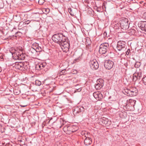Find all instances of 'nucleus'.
<instances>
[{
  "label": "nucleus",
  "mask_w": 146,
  "mask_h": 146,
  "mask_svg": "<svg viewBox=\"0 0 146 146\" xmlns=\"http://www.w3.org/2000/svg\"><path fill=\"white\" fill-rule=\"evenodd\" d=\"M13 59L15 60H23L24 59L25 54L23 52L22 47H19L15 48H11L9 50Z\"/></svg>",
  "instance_id": "nucleus-1"
},
{
  "label": "nucleus",
  "mask_w": 146,
  "mask_h": 146,
  "mask_svg": "<svg viewBox=\"0 0 146 146\" xmlns=\"http://www.w3.org/2000/svg\"><path fill=\"white\" fill-rule=\"evenodd\" d=\"M66 38L65 36L62 33H58L54 34L52 36V39L55 42L59 44Z\"/></svg>",
  "instance_id": "nucleus-2"
},
{
  "label": "nucleus",
  "mask_w": 146,
  "mask_h": 146,
  "mask_svg": "<svg viewBox=\"0 0 146 146\" xmlns=\"http://www.w3.org/2000/svg\"><path fill=\"white\" fill-rule=\"evenodd\" d=\"M60 123H62V125L59 127L60 128H61L62 127L64 126L63 130L67 134H70L72 133V125H69L65 124L66 122L62 119H60Z\"/></svg>",
  "instance_id": "nucleus-3"
},
{
  "label": "nucleus",
  "mask_w": 146,
  "mask_h": 146,
  "mask_svg": "<svg viewBox=\"0 0 146 146\" xmlns=\"http://www.w3.org/2000/svg\"><path fill=\"white\" fill-rule=\"evenodd\" d=\"M138 92L137 88L135 87H132L129 89H125L123 93L128 96H133L137 95Z\"/></svg>",
  "instance_id": "nucleus-4"
},
{
  "label": "nucleus",
  "mask_w": 146,
  "mask_h": 146,
  "mask_svg": "<svg viewBox=\"0 0 146 146\" xmlns=\"http://www.w3.org/2000/svg\"><path fill=\"white\" fill-rule=\"evenodd\" d=\"M120 26L122 31H126L129 28L128 20L127 19L123 18L119 21Z\"/></svg>",
  "instance_id": "nucleus-5"
},
{
  "label": "nucleus",
  "mask_w": 146,
  "mask_h": 146,
  "mask_svg": "<svg viewBox=\"0 0 146 146\" xmlns=\"http://www.w3.org/2000/svg\"><path fill=\"white\" fill-rule=\"evenodd\" d=\"M110 50L109 44L108 43H104L101 44L100 46L99 52L100 54H105Z\"/></svg>",
  "instance_id": "nucleus-6"
},
{
  "label": "nucleus",
  "mask_w": 146,
  "mask_h": 146,
  "mask_svg": "<svg viewBox=\"0 0 146 146\" xmlns=\"http://www.w3.org/2000/svg\"><path fill=\"white\" fill-rule=\"evenodd\" d=\"M66 38L59 44L64 52L68 51L70 48V43L66 41Z\"/></svg>",
  "instance_id": "nucleus-7"
},
{
  "label": "nucleus",
  "mask_w": 146,
  "mask_h": 146,
  "mask_svg": "<svg viewBox=\"0 0 146 146\" xmlns=\"http://www.w3.org/2000/svg\"><path fill=\"white\" fill-rule=\"evenodd\" d=\"M126 46V43L124 41L119 40L117 42V48L118 51H120L125 49Z\"/></svg>",
  "instance_id": "nucleus-8"
},
{
  "label": "nucleus",
  "mask_w": 146,
  "mask_h": 146,
  "mask_svg": "<svg viewBox=\"0 0 146 146\" xmlns=\"http://www.w3.org/2000/svg\"><path fill=\"white\" fill-rule=\"evenodd\" d=\"M89 63L90 67L92 70H96L98 68L99 64L96 59L90 60Z\"/></svg>",
  "instance_id": "nucleus-9"
},
{
  "label": "nucleus",
  "mask_w": 146,
  "mask_h": 146,
  "mask_svg": "<svg viewBox=\"0 0 146 146\" xmlns=\"http://www.w3.org/2000/svg\"><path fill=\"white\" fill-rule=\"evenodd\" d=\"M136 102V101L135 100H129L128 102H127L125 107L128 110H133L134 108Z\"/></svg>",
  "instance_id": "nucleus-10"
},
{
  "label": "nucleus",
  "mask_w": 146,
  "mask_h": 146,
  "mask_svg": "<svg viewBox=\"0 0 146 146\" xmlns=\"http://www.w3.org/2000/svg\"><path fill=\"white\" fill-rule=\"evenodd\" d=\"M104 63L105 67L108 70H110L112 68L114 65L113 62L110 60H106Z\"/></svg>",
  "instance_id": "nucleus-11"
},
{
  "label": "nucleus",
  "mask_w": 146,
  "mask_h": 146,
  "mask_svg": "<svg viewBox=\"0 0 146 146\" xmlns=\"http://www.w3.org/2000/svg\"><path fill=\"white\" fill-rule=\"evenodd\" d=\"M104 85V80L102 79H99L97 80L96 83L95 84V87L96 90H100Z\"/></svg>",
  "instance_id": "nucleus-12"
},
{
  "label": "nucleus",
  "mask_w": 146,
  "mask_h": 146,
  "mask_svg": "<svg viewBox=\"0 0 146 146\" xmlns=\"http://www.w3.org/2000/svg\"><path fill=\"white\" fill-rule=\"evenodd\" d=\"M138 25L142 30L146 32V21H140L138 23Z\"/></svg>",
  "instance_id": "nucleus-13"
},
{
  "label": "nucleus",
  "mask_w": 146,
  "mask_h": 146,
  "mask_svg": "<svg viewBox=\"0 0 146 146\" xmlns=\"http://www.w3.org/2000/svg\"><path fill=\"white\" fill-rule=\"evenodd\" d=\"M93 95L94 97L96 99H98V100H100L102 99L103 97L102 94L99 92H94L93 94Z\"/></svg>",
  "instance_id": "nucleus-14"
},
{
  "label": "nucleus",
  "mask_w": 146,
  "mask_h": 146,
  "mask_svg": "<svg viewBox=\"0 0 146 146\" xmlns=\"http://www.w3.org/2000/svg\"><path fill=\"white\" fill-rule=\"evenodd\" d=\"M134 76L135 77V80H136L137 79L140 80L143 76L142 71L139 69V71H138L137 72L134 74Z\"/></svg>",
  "instance_id": "nucleus-15"
},
{
  "label": "nucleus",
  "mask_w": 146,
  "mask_h": 146,
  "mask_svg": "<svg viewBox=\"0 0 146 146\" xmlns=\"http://www.w3.org/2000/svg\"><path fill=\"white\" fill-rule=\"evenodd\" d=\"M86 138L84 140V143L85 145H88L92 143L91 138L89 136H86Z\"/></svg>",
  "instance_id": "nucleus-16"
},
{
  "label": "nucleus",
  "mask_w": 146,
  "mask_h": 146,
  "mask_svg": "<svg viewBox=\"0 0 146 146\" xmlns=\"http://www.w3.org/2000/svg\"><path fill=\"white\" fill-rule=\"evenodd\" d=\"M77 110L76 113H82L84 111V109L83 107L81 106L77 108L76 109Z\"/></svg>",
  "instance_id": "nucleus-17"
},
{
  "label": "nucleus",
  "mask_w": 146,
  "mask_h": 146,
  "mask_svg": "<svg viewBox=\"0 0 146 146\" xmlns=\"http://www.w3.org/2000/svg\"><path fill=\"white\" fill-rule=\"evenodd\" d=\"M100 121L102 122L103 124H104L105 125H107L110 124V123H108V119L107 118L103 117L101 118Z\"/></svg>",
  "instance_id": "nucleus-18"
},
{
  "label": "nucleus",
  "mask_w": 146,
  "mask_h": 146,
  "mask_svg": "<svg viewBox=\"0 0 146 146\" xmlns=\"http://www.w3.org/2000/svg\"><path fill=\"white\" fill-rule=\"evenodd\" d=\"M16 65L17 66L18 69H20L21 68H23L24 65L23 63L19 62L16 64Z\"/></svg>",
  "instance_id": "nucleus-19"
},
{
  "label": "nucleus",
  "mask_w": 146,
  "mask_h": 146,
  "mask_svg": "<svg viewBox=\"0 0 146 146\" xmlns=\"http://www.w3.org/2000/svg\"><path fill=\"white\" fill-rule=\"evenodd\" d=\"M72 133L76 131L78 129V127L76 126L72 125Z\"/></svg>",
  "instance_id": "nucleus-20"
},
{
  "label": "nucleus",
  "mask_w": 146,
  "mask_h": 146,
  "mask_svg": "<svg viewBox=\"0 0 146 146\" xmlns=\"http://www.w3.org/2000/svg\"><path fill=\"white\" fill-rule=\"evenodd\" d=\"M120 23L119 22L118 23L116 24H115L114 25V28L116 29H120Z\"/></svg>",
  "instance_id": "nucleus-21"
},
{
  "label": "nucleus",
  "mask_w": 146,
  "mask_h": 146,
  "mask_svg": "<svg viewBox=\"0 0 146 146\" xmlns=\"http://www.w3.org/2000/svg\"><path fill=\"white\" fill-rule=\"evenodd\" d=\"M22 33L19 32H16L15 35H13V36H15L16 37H19L20 36L22 35Z\"/></svg>",
  "instance_id": "nucleus-22"
},
{
  "label": "nucleus",
  "mask_w": 146,
  "mask_h": 146,
  "mask_svg": "<svg viewBox=\"0 0 146 146\" xmlns=\"http://www.w3.org/2000/svg\"><path fill=\"white\" fill-rule=\"evenodd\" d=\"M38 46V44L36 43H35L33 44L31 47L34 49H35Z\"/></svg>",
  "instance_id": "nucleus-23"
},
{
  "label": "nucleus",
  "mask_w": 146,
  "mask_h": 146,
  "mask_svg": "<svg viewBox=\"0 0 146 146\" xmlns=\"http://www.w3.org/2000/svg\"><path fill=\"white\" fill-rule=\"evenodd\" d=\"M16 18H15V21L16 22H18L21 20V17L20 16H16Z\"/></svg>",
  "instance_id": "nucleus-24"
},
{
  "label": "nucleus",
  "mask_w": 146,
  "mask_h": 146,
  "mask_svg": "<svg viewBox=\"0 0 146 146\" xmlns=\"http://www.w3.org/2000/svg\"><path fill=\"white\" fill-rule=\"evenodd\" d=\"M91 42L89 40H86V44L87 47H88L91 44Z\"/></svg>",
  "instance_id": "nucleus-25"
},
{
  "label": "nucleus",
  "mask_w": 146,
  "mask_h": 146,
  "mask_svg": "<svg viewBox=\"0 0 146 146\" xmlns=\"http://www.w3.org/2000/svg\"><path fill=\"white\" fill-rule=\"evenodd\" d=\"M42 48H41V47H40L39 46L35 49L36 52H40L42 51Z\"/></svg>",
  "instance_id": "nucleus-26"
},
{
  "label": "nucleus",
  "mask_w": 146,
  "mask_h": 146,
  "mask_svg": "<svg viewBox=\"0 0 146 146\" xmlns=\"http://www.w3.org/2000/svg\"><path fill=\"white\" fill-rule=\"evenodd\" d=\"M35 82L36 85L38 86L40 85L41 84V82L38 80H35Z\"/></svg>",
  "instance_id": "nucleus-27"
},
{
  "label": "nucleus",
  "mask_w": 146,
  "mask_h": 146,
  "mask_svg": "<svg viewBox=\"0 0 146 146\" xmlns=\"http://www.w3.org/2000/svg\"><path fill=\"white\" fill-rule=\"evenodd\" d=\"M140 65L141 64L140 62H137L135 64L134 66L135 68H138L140 66Z\"/></svg>",
  "instance_id": "nucleus-28"
},
{
  "label": "nucleus",
  "mask_w": 146,
  "mask_h": 146,
  "mask_svg": "<svg viewBox=\"0 0 146 146\" xmlns=\"http://www.w3.org/2000/svg\"><path fill=\"white\" fill-rule=\"evenodd\" d=\"M142 80L144 84L146 85V76L142 78Z\"/></svg>",
  "instance_id": "nucleus-29"
},
{
  "label": "nucleus",
  "mask_w": 146,
  "mask_h": 146,
  "mask_svg": "<svg viewBox=\"0 0 146 146\" xmlns=\"http://www.w3.org/2000/svg\"><path fill=\"white\" fill-rule=\"evenodd\" d=\"M66 70L65 69L62 70L60 72L59 74L60 75H63L65 74Z\"/></svg>",
  "instance_id": "nucleus-30"
},
{
  "label": "nucleus",
  "mask_w": 146,
  "mask_h": 146,
  "mask_svg": "<svg viewBox=\"0 0 146 146\" xmlns=\"http://www.w3.org/2000/svg\"><path fill=\"white\" fill-rule=\"evenodd\" d=\"M13 92H14V93L15 95H18L20 93V92L18 91V90H17L16 89L14 90Z\"/></svg>",
  "instance_id": "nucleus-31"
},
{
  "label": "nucleus",
  "mask_w": 146,
  "mask_h": 146,
  "mask_svg": "<svg viewBox=\"0 0 146 146\" xmlns=\"http://www.w3.org/2000/svg\"><path fill=\"white\" fill-rule=\"evenodd\" d=\"M68 11L71 15L72 16L74 15L72 13V9H68Z\"/></svg>",
  "instance_id": "nucleus-32"
},
{
  "label": "nucleus",
  "mask_w": 146,
  "mask_h": 146,
  "mask_svg": "<svg viewBox=\"0 0 146 146\" xmlns=\"http://www.w3.org/2000/svg\"><path fill=\"white\" fill-rule=\"evenodd\" d=\"M30 51H31L32 53H34L36 52L35 49H34V48L32 47L30 49Z\"/></svg>",
  "instance_id": "nucleus-33"
},
{
  "label": "nucleus",
  "mask_w": 146,
  "mask_h": 146,
  "mask_svg": "<svg viewBox=\"0 0 146 146\" xmlns=\"http://www.w3.org/2000/svg\"><path fill=\"white\" fill-rule=\"evenodd\" d=\"M42 69L46 66V63L45 62H43V63H42Z\"/></svg>",
  "instance_id": "nucleus-34"
},
{
  "label": "nucleus",
  "mask_w": 146,
  "mask_h": 146,
  "mask_svg": "<svg viewBox=\"0 0 146 146\" xmlns=\"http://www.w3.org/2000/svg\"><path fill=\"white\" fill-rule=\"evenodd\" d=\"M36 68L38 70L40 69V66L39 65V63H38L36 65Z\"/></svg>",
  "instance_id": "nucleus-35"
},
{
  "label": "nucleus",
  "mask_w": 146,
  "mask_h": 146,
  "mask_svg": "<svg viewBox=\"0 0 146 146\" xmlns=\"http://www.w3.org/2000/svg\"><path fill=\"white\" fill-rule=\"evenodd\" d=\"M30 21L27 20V21H25L24 22V23L25 24H28L30 23Z\"/></svg>",
  "instance_id": "nucleus-36"
},
{
  "label": "nucleus",
  "mask_w": 146,
  "mask_h": 146,
  "mask_svg": "<svg viewBox=\"0 0 146 146\" xmlns=\"http://www.w3.org/2000/svg\"><path fill=\"white\" fill-rule=\"evenodd\" d=\"M130 52V50L129 49H128L127 51L126 52V54L127 55H128L129 54Z\"/></svg>",
  "instance_id": "nucleus-37"
},
{
  "label": "nucleus",
  "mask_w": 146,
  "mask_h": 146,
  "mask_svg": "<svg viewBox=\"0 0 146 146\" xmlns=\"http://www.w3.org/2000/svg\"><path fill=\"white\" fill-rule=\"evenodd\" d=\"M82 90V89L81 88H79L78 89H76V91L77 92H80Z\"/></svg>",
  "instance_id": "nucleus-38"
},
{
  "label": "nucleus",
  "mask_w": 146,
  "mask_h": 146,
  "mask_svg": "<svg viewBox=\"0 0 146 146\" xmlns=\"http://www.w3.org/2000/svg\"><path fill=\"white\" fill-rule=\"evenodd\" d=\"M39 65L40 66V69H42V63H39Z\"/></svg>",
  "instance_id": "nucleus-39"
},
{
  "label": "nucleus",
  "mask_w": 146,
  "mask_h": 146,
  "mask_svg": "<svg viewBox=\"0 0 146 146\" xmlns=\"http://www.w3.org/2000/svg\"><path fill=\"white\" fill-rule=\"evenodd\" d=\"M127 61H126V62H125V63L124 64V65L125 66V67H127Z\"/></svg>",
  "instance_id": "nucleus-40"
},
{
  "label": "nucleus",
  "mask_w": 146,
  "mask_h": 146,
  "mask_svg": "<svg viewBox=\"0 0 146 146\" xmlns=\"http://www.w3.org/2000/svg\"><path fill=\"white\" fill-rule=\"evenodd\" d=\"M143 16L146 19V12L144 13L143 15Z\"/></svg>",
  "instance_id": "nucleus-41"
},
{
  "label": "nucleus",
  "mask_w": 146,
  "mask_h": 146,
  "mask_svg": "<svg viewBox=\"0 0 146 146\" xmlns=\"http://www.w3.org/2000/svg\"><path fill=\"white\" fill-rule=\"evenodd\" d=\"M133 81H135V80H136V78H135V76H134V74L133 75Z\"/></svg>",
  "instance_id": "nucleus-42"
},
{
  "label": "nucleus",
  "mask_w": 146,
  "mask_h": 146,
  "mask_svg": "<svg viewBox=\"0 0 146 146\" xmlns=\"http://www.w3.org/2000/svg\"><path fill=\"white\" fill-rule=\"evenodd\" d=\"M84 1L86 2L87 3H89V0H85Z\"/></svg>",
  "instance_id": "nucleus-43"
},
{
  "label": "nucleus",
  "mask_w": 146,
  "mask_h": 146,
  "mask_svg": "<svg viewBox=\"0 0 146 146\" xmlns=\"http://www.w3.org/2000/svg\"><path fill=\"white\" fill-rule=\"evenodd\" d=\"M87 134H86L85 135V137H86V136H88V134H90V133H88V132H87Z\"/></svg>",
  "instance_id": "nucleus-44"
},
{
  "label": "nucleus",
  "mask_w": 146,
  "mask_h": 146,
  "mask_svg": "<svg viewBox=\"0 0 146 146\" xmlns=\"http://www.w3.org/2000/svg\"><path fill=\"white\" fill-rule=\"evenodd\" d=\"M2 70V68L0 66V72H1Z\"/></svg>",
  "instance_id": "nucleus-45"
},
{
  "label": "nucleus",
  "mask_w": 146,
  "mask_h": 146,
  "mask_svg": "<svg viewBox=\"0 0 146 146\" xmlns=\"http://www.w3.org/2000/svg\"><path fill=\"white\" fill-rule=\"evenodd\" d=\"M21 107H25L26 106H23V105H21Z\"/></svg>",
  "instance_id": "nucleus-46"
},
{
  "label": "nucleus",
  "mask_w": 146,
  "mask_h": 146,
  "mask_svg": "<svg viewBox=\"0 0 146 146\" xmlns=\"http://www.w3.org/2000/svg\"><path fill=\"white\" fill-rule=\"evenodd\" d=\"M47 10H48V11H47V12H49V10L48 9H47Z\"/></svg>",
  "instance_id": "nucleus-47"
},
{
  "label": "nucleus",
  "mask_w": 146,
  "mask_h": 146,
  "mask_svg": "<svg viewBox=\"0 0 146 146\" xmlns=\"http://www.w3.org/2000/svg\"><path fill=\"white\" fill-rule=\"evenodd\" d=\"M19 141L20 142H21L22 141V140H19Z\"/></svg>",
  "instance_id": "nucleus-48"
},
{
  "label": "nucleus",
  "mask_w": 146,
  "mask_h": 146,
  "mask_svg": "<svg viewBox=\"0 0 146 146\" xmlns=\"http://www.w3.org/2000/svg\"><path fill=\"white\" fill-rule=\"evenodd\" d=\"M77 59H75V60L76 61V60H77Z\"/></svg>",
  "instance_id": "nucleus-49"
},
{
  "label": "nucleus",
  "mask_w": 146,
  "mask_h": 146,
  "mask_svg": "<svg viewBox=\"0 0 146 146\" xmlns=\"http://www.w3.org/2000/svg\"><path fill=\"white\" fill-rule=\"evenodd\" d=\"M46 11H48V10H47V9L46 10Z\"/></svg>",
  "instance_id": "nucleus-50"
}]
</instances>
